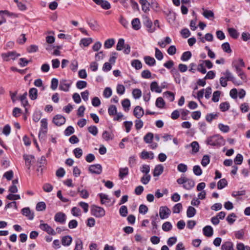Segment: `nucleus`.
Masks as SVG:
<instances>
[{"label":"nucleus","instance_id":"nucleus-20","mask_svg":"<svg viewBox=\"0 0 250 250\" xmlns=\"http://www.w3.org/2000/svg\"><path fill=\"white\" fill-rule=\"evenodd\" d=\"M72 238L70 235H66L62 237V244L64 246H69L72 243Z\"/></svg>","mask_w":250,"mask_h":250},{"label":"nucleus","instance_id":"nucleus-33","mask_svg":"<svg viewBox=\"0 0 250 250\" xmlns=\"http://www.w3.org/2000/svg\"><path fill=\"white\" fill-rule=\"evenodd\" d=\"M27 95V92H25L19 98V100L21 101V104L24 107L28 104V103L26 99Z\"/></svg>","mask_w":250,"mask_h":250},{"label":"nucleus","instance_id":"nucleus-58","mask_svg":"<svg viewBox=\"0 0 250 250\" xmlns=\"http://www.w3.org/2000/svg\"><path fill=\"white\" fill-rule=\"evenodd\" d=\"M220 94L221 92L220 91H214L213 93L212 101L214 102H217L219 100Z\"/></svg>","mask_w":250,"mask_h":250},{"label":"nucleus","instance_id":"nucleus-26","mask_svg":"<svg viewBox=\"0 0 250 250\" xmlns=\"http://www.w3.org/2000/svg\"><path fill=\"white\" fill-rule=\"evenodd\" d=\"M131 24L134 30H137L141 28L140 21L138 18L134 19L131 21Z\"/></svg>","mask_w":250,"mask_h":250},{"label":"nucleus","instance_id":"nucleus-42","mask_svg":"<svg viewBox=\"0 0 250 250\" xmlns=\"http://www.w3.org/2000/svg\"><path fill=\"white\" fill-rule=\"evenodd\" d=\"M229 107V104L227 102L222 103L220 104V108L223 112H225L228 110Z\"/></svg>","mask_w":250,"mask_h":250},{"label":"nucleus","instance_id":"nucleus-25","mask_svg":"<svg viewBox=\"0 0 250 250\" xmlns=\"http://www.w3.org/2000/svg\"><path fill=\"white\" fill-rule=\"evenodd\" d=\"M29 96L31 100H36L37 98L38 90L36 88H32L30 89L29 91Z\"/></svg>","mask_w":250,"mask_h":250},{"label":"nucleus","instance_id":"nucleus-47","mask_svg":"<svg viewBox=\"0 0 250 250\" xmlns=\"http://www.w3.org/2000/svg\"><path fill=\"white\" fill-rule=\"evenodd\" d=\"M125 44L124 40L120 39L116 46V49L119 51L122 50L124 48Z\"/></svg>","mask_w":250,"mask_h":250},{"label":"nucleus","instance_id":"nucleus-40","mask_svg":"<svg viewBox=\"0 0 250 250\" xmlns=\"http://www.w3.org/2000/svg\"><path fill=\"white\" fill-rule=\"evenodd\" d=\"M164 97L168 99L170 102H172L174 100V95L170 91H167L163 93Z\"/></svg>","mask_w":250,"mask_h":250},{"label":"nucleus","instance_id":"nucleus-44","mask_svg":"<svg viewBox=\"0 0 250 250\" xmlns=\"http://www.w3.org/2000/svg\"><path fill=\"white\" fill-rule=\"evenodd\" d=\"M172 226L169 222H166L162 225V229L165 231H168L171 229Z\"/></svg>","mask_w":250,"mask_h":250},{"label":"nucleus","instance_id":"nucleus-55","mask_svg":"<svg viewBox=\"0 0 250 250\" xmlns=\"http://www.w3.org/2000/svg\"><path fill=\"white\" fill-rule=\"evenodd\" d=\"M41 127H42V128L45 129L44 131H43L42 132V133L43 135H45V133L46 132V130L47 129V120L46 119H42L41 121Z\"/></svg>","mask_w":250,"mask_h":250},{"label":"nucleus","instance_id":"nucleus-11","mask_svg":"<svg viewBox=\"0 0 250 250\" xmlns=\"http://www.w3.org/2000/svg\"><path fill=\"white\" fill-rule=\"evenodd\" d=\"M143 23L145 26L148 28V31L149 32L152 33L155 30V28L152 27V21L147 16H145L143 18Z\"/></svg>","mask_w":250,"mask_h":250},{"label":"nucleus","instance_id":"nucleus-22","mask_svg":"<svg viewBox=\"0 0 250 250\" xmlns=\"http://www.w3.org/2000/svg\"><path fill=\"white\" fill-rule=\"evenodd\" d=\"M141 157L144 159H153L154 158V154L152 152H147L145 150H143L141 155Z\"/></svg>","mask_w":250,"mask_h":250},{"label":"nucleus","instance_id":"nucleus-49","mask_svg":"<svg viewBox=\"0 0 250 250\" xmlns=\"http://www.w3.org/2000/svg\"><path fill=\"white\" fill-rule=\"evenodd\" d=\"M36 210L38 211H42L46 208V204L43 202H39L36 205Z\"/></svg>","mask_w":250,"mask_h":250},{"label":"nucleus","instance_id":"nucleus-17","mask_svg":"<svg viewBox=\"0 0 250 250\" xmlns=\"http://www.w3.org/2000/svg\"><path fill=\"white\" fill-rule=\"evenodd\" d=\"M203 231L204 235L208 237L212 236L213 234V229L210 226L205 227L203 229Z\"/></svg>","mask_w":250,"mask_h":250},{"label":"nucleus","instance_id":"nucleus-61","mask_svg":"<svg viewBox=\"0 0 250 250\" xmlns=\"http://www.w3.org/2000/svg\"><path fill=\"white\" fill-rule=\"evenodd\" d=\"M243 160L242 155L240 154H238L235 158L234 161L236 165H241L243 162Z\"/></svg>","mask_w":250,"mask_h":250},{"label":"nucleus","instance_id":"nucleus-13","mask_svg":"<svg viewBox=\"0 0 250 250\" xmlns=\"http://www.w3.org/2000/svg\"><path fill=\"white\" fill-rule=\"evenodd\" d=\"M89 170L92 173L99 174L102 172V167L100 164L91 165L89 167Z\"/></svg>","mask_w":250,"mask_h":250},{"label":"nucleus","instance_id":"nucleus-24","mask_svg":"<svg viewBox=\"0 0 250 250\" xmlns=\"http://www.w3.org/2000/svg\"><path fill=\"white\" fill-rule=\"evenodd\" d=\"M222 250H234L232 242L227 241L225 242L221 247Z\"/></svg>","mask_w":250,"mask_h":250},{"label":"nucleus","instance_id":"nucleus-23","mask_svg":"<svg viewBox=\"0 0 250 250\" xmlns=\"http://www.w3.org/2000/svg\"><path fill=\"white\" fill-rule=\"evenodd\" d=\"M150 89L152 91H155L157 93H161L162 90L156 82H153L150 84Z\"/></svg>","mask_w":250,"mask_h":250},{"label":"nucleus","instance_id":"nucleus-9","mask_svg":"<svg viewBox=\"0 0 250 250\" xmlns=\"http://www.w3.org/2000/svg\"><path fill=\"white\" fill-rule=\"evenodd\" d=\"M170 213V210L167 207H161L159 210V215L162 219L168 218Z\"/></svg>","mask_w":250,"mask_h":250},{"label":"nucleus","instance_id":"nucleus-50","mask_svg":"<svg viewBox=\"0 0 250 250\" xmlns=\"http://www.w3.org/2000/svg\"><path fill=\"white\" fill-rule=\"evenodd\" d=\"M222 48L226 53H230L231 52L229 44L228 42H225L222 44Z\"/></svg>","mask_w":250,"mask_h":250},{"label":"nucleus","instance_id":"nucleus-2","mask_svg":"<svg viewBox=\"0 0 250 250\" xmlns=\"http://www.w3.org/2000/svg\"><path fill=\"white\" fill-rule=\"evenodd\" d=\"M206 143L210 146L218 147L225 144V140L221 135L216 134L208 137L206 140Z\"/></svg>","mask_w":250,"mask_h":250},{"label":"nucleus","instance_id":"nucleus-21","mask_svg":"<svg viewBox=\"0 0 250 250\" xmlns=\"http://www.w3.org/2000/svg\"><path fill=\"white\" fill-rule=\"evenodd\" d=\"M87 23L90 28L93 30H97L99 29V25L97 21L93 20L87 21Z\"/></svg>","mask_w":250,"mask_h":250},{"label":"nucleus","instance_id":"nucleus-63","mask_svg":"<svg viewBox=\"0 0 250 250\" xmlns=\"http://www.w3.org/2000/svg\"><path fill=\"white\" fill-rule=\"evenodd\" d=\"M124 126L125 127V131L126 132H129L132 127L133 123L131 121H125L124 123Z\"/></svg>","mask_w":250,"mask_h":250},{"label":"nucleus","instance_id":"nucleus-36","mask_svg":"<svg viewBox=\"0 0 250 250\" xmlns=\"http://www.w3.org/2000/svg\"><path fill=\"white\" fill-rule=\"evenodd\" d=\"M153 139V134L152 133L148 132L147 133L144 137V141L147 143H150Z\"/></svg>","mask_w":250,"mask_h":250},{"label":"nucleus","instance_id":"nucleus-51","mask_svg":"<svg viewBox=\"0 0 250 250\" xmlns=\"http://www.w3.org/2000/svg\"><path fill=\"white\" fill-rule=\"evenodd\" d=\"M203 15L207 19L214 18V13L211 10H204Z\"/></svg>","mask_w":250,"mask_h":250},{"label":"nucleus","instance_id":"nucleus-4","mask_svg":"<svg viewBox=\"0 0 250 250\" xmlns=\"http://www.w3.org/2000/svg\"><path fill=\"white\" fill-rule=\"evenodd\" d=\"M91 214L97 218H101L105 215L104 209L101 207L93 205L91 208Z\"/></svg>","mask_w":250,"mask_h":250},{"label":"nucleus","instance_id":"nucleus-6","mask_svg":"<svg viewBox=\"0 0 250 250\" xmlns=\"http://www.w3.org/2000/svg\"><path fill=\"white\" fill-rule=\"evenodd\" d=\"M20 56V54H17L15 51H11L7 52L6 53H3L1 55L2 58L5 61H8L9 60V59L14 60Z\"/></svg>","mask_w":250,"mask_h":250},{"label":"nucleus","instance_id":"nucleus-18","mask_svg":"<svg viewBox=\"0 0 250 250\" xmlns=\"http://www.w3.org/2000/svg\"><path fill=\"white\" fill-rule=\"evenodd\" d=\"M234 62H233L232 65L235 67L236 73L241 78L242 80H245L246 79V76L244 73L242 71L241 69L239 67L238 65L234 64Z\"/></svg>","mask_w":250,"mask_h":250},{"label":"nucleus","instance_id":"nucleus-54","mask_svg":"<svg viewBox=\"0 0 250 250\" xmlns=\"http://www.w3.org/2000/svg\"><path fill=\"white\" fill-rule=\"evenodd\" d=\"M120 215L123 217H125L128 213L127 208L125 206H122L119 209Z\"/></svg>","mask_w":250,"mask_h":250},{"label":"nucleus","instance_id":"nucleus-19","mask_svg":"<svg viewBox=\"0 0 250 250\" xmlns=\"http://www.w3.org/2000/svg\"><path fill=\"white\" fill-rule=\"evenodd\" d=\"M164 171V167L162 165H157L154 169L153 171V176H159Z\"/></svg>","mask_w":250,"mask_h":250},{"label":"nucleus","instance_id":"nucleus-41","mask_svg":"<svg viewBox=\"0 0 250 250\" xmlns=\"http://www.w3.org/2000/svg\"><path fill=\"white\" fill-rule=\"evenodd\" d=\"M122 104L125 111H128L130 106V101L128 99H125L122 101Z\"/></svg>","mask_w":250,"mask_h":250},{"label":"nucleus","instance_id":"nucleus-12","mask_svg":"<svg viewBox=\"0 0 250 250\" xmlns=\"http://www.w3.org/2000/svg\"><path fill=\"white\" fill-rule=\"evenodd\" d=\"M97 5L105 10L109 9L111 8L110 4L106 0H92Z\"/></svg>","mask_w":250,"mask_h":250},{"label":"nucleus","instance_id":"nucleus-32","mask_svg":"<svg viewBox=\"0 0 250 250\" xmlns=\"http://www.w3.org/2000/svg\"><path fill=\"white\" fill-rule=\"evenodd\" d=\"M228 182L225 178L220 180L217 183V188L219 189H221L227 186Z\"/></svg>","mask_w":250,"mask_h":250},{"label":"nucleus","instance_id":"nucleus-62","mask_svg":"<svg viewBox=\"0 0 250 250\" xmlns=\"http://www.w3.org/2000/svg\"><path fill=\"white\" fill-rule=\"evenodd\" d=\"M218 117L217 114L210 113L207 114L206 116V120L208 122H211L213 119L216 118Z\"/></svg>","mask_w":250,"mask_h":250},{"label":"nucleus","instance_id":"nucleus-59","mask_svg":"<svg viewBox=\"0 0 250 250\" xmlns=\"http://www.w3.org/2000/svg\"><path fill=\"white\" fill-rule=\"evenodd\" d=\"M73 153L76 158H80L83 155V150L81 148L78 147L74 149Z\"/></svg>","mask_w":250,"mask_h":250},{"label":"nucleus","instance_id":"nucleus-35","mask_svg":"<svg viewBox=\"0 0 250 250\" xmlns=\"http://www.w3.org/2000/svg\"><path fill=\"white\" fill-rule=\"evenodd\" d=\"M190 146L192 147V151L193 153H197L199 150V145L196 141L192 142L190 144Z\"/></svg>","mask_w":250,"mask_h":250},{"label":"nucleus","instance_id":"nucleus-3","mask_svg":"<svg viewBox=\"0 0 250 250\" xmlns=\"http://www.w3.org/2000/svg\"><path fill=\"white\" fill-rule=\"evenodd\" d=\"M177 182L179 185H183V187L187 189L190 190L195 186L194 180L188 178L185 176H182L177 180Z\"/></svg>","mask_w":250,"mask_h":250},{"label":"nucleus","instance_id":"nucleus-16","mask_svg":"<svg viewBox=\"0 0 250 250\" xmlns=\"http://www.w3.org/2000/svg\"><path fill=\"white\" fill-rule=\"evenodd\" d=\"M144 114V110L141 106H137L135 107L133 111V114L137 119L141 118Z\"/></svg>","mask_w":250,"mask_h":250},{"label":"nucleus","instance_id":"nucleus-46","mask_svg":"<svg viewBox=\"0 0 250 250\" xmlns=\"http://www.w3.org/2000/svg\"><path fill=\"white\" fill-rule=\"evenodd\" d=\"M151 179V176L149 174H145L141 179V182L144 185L148 183Z\"/></svg>","mask_w":250,"mask_h":250},{"label":"nucleus","instance_id":"nucleus-27","mask_svg":"<svg viewBox=\"0 0 250 250\" xmlns=\"http://www.w3.org/2000/svg\"><path fill=\"white\" fill-rule=\"evenodd\" d=\"M144 59L145 62L149 66H153L156 63L155 60L153 57L145 56Z\"/></svg>","mask_w":250,"mask_h":250},{"label":"nucleus","instance_id":"nucleus-1","mask_svg":"<svg viewBox=\"0 0 250 250\" xmlns=\"http://www.w3.org/2000/svg\"><path fill=\"white\" fill-rule=\"evenodd\" d=\"M224 77H221L220 78V83L222 86L226 87L227 86V81H231L234 84L239 85L242 84V82L236 81L235 77L232 74L229 70H227L225 72L222 73Z\"/></svg>","mask_w":250,"mask_h":250},{"label":"nucleus","instance_id":"nucleus-31","mask_svg":"<svg viewBox=\"0 0 250 250\" xmlns=\"http://www.w3.org/2000/svg\"><path fill=\"white\" fill-rule=\"evenodd\" d=\"M99 196L100 197L102 204H106L109 202L110 200L107 195L103 193H100Z\"/></svg>","mask_w":250,"mask_h":250},{"label":"nucleus","instance_id":"nucleus-37","mask_svg":"<svg viewBox=\"0 0 250 250\" xmlns=\"http://www.w3.org/2000/svg\"><path fill=\"white\" fill-rule=\"evenodd\" d=\"M114 43L115 41L113 39H109L105 41L104 47L105 48H110L114 45Z\"/></svg>","mask_w":250,"mask_h":250},{"label":"nucleus","instance_id":"nucleus-7","mask_svg":"<svg viewBox=\"0 0 250 250\" xmlns=\"http://www.w3.org/2000/svg\"><path fill=\"white\" fill-rule=\"evenodd\" d=\"M66 219V215L62 212H57L54 216V220L56 222L59 223L61 224H64L65 223Z\"/></svg>","mask_w":250,"mask_h":250},{"label":"nucleus","instance_id":"nucleus-45","mask_svg":"<svg viewBox=\"0 0 250 250\" xmlns=\"http://www.w3.org/2000/svg\"><path fill=\"white\" fill-rule=\"evenodd\" d=\"M132 95L135 99H139L142 96V91L139 89H134L132 91Z\"/></svg>","mask_w":250,"mask_h":250},{"label":"nucleus","instance_id":"nucleus-56","mask_svg":"<svg viewBox=\"0 0 250 250\" xmlns=\"http://www.w3.org/2000/svg\"><path fill=\"white\" fill-rule=\"evenodd\" d=\"M87 86V83L83 81H79L76 83V87L77 88L81 89L86 87Z\"/></svg>","mask_w":250,"mask_h":250},{"label":"nucleus","instance_id":"nucleus-43","mask_svg":"<svg viewBox=\"0 0 250 250\" xmlns=\"http://www.w3.org/2000/svg\"><path fill=\"white\" fill-rule=\"evenodd\" d=\"M92 42V39L91 38H83L80 41V44H82L84 46H88Z\"/></svg>","mask_w":250,"mask_h":250},{"label":"nucleus","instance_id":"nucleus-57","mask_svg":"<svg viewBox=\"0 0 250 250\" xmlns=\"http://www.w3.org/2000/svg\"><path fill=\"white\" fill-rule=\"evenodd\" d=\"M78 191L80 192V196L82 198L86 199L89 197V193L86 189H82L81 190L80 188H79Z\"/></svg>","mask_w":250,"mask_h":250},{"label":"nucleus","instance_id":"nucleus-14","mask_svg":"<svg viewBox=\"0 0 250 250\" xmlns=\"http://www.w3.org/2000/svg\"><path fill=\"white\" fill-rule=\"evenodd\" d=\"M24 160L25 161V165L30 169L32 162L35 159L34 156L32 155L24 154L23 156Z\"/></svg>","mask_w":250,"mask_h":250},{"label":"nucleus","instance_id":"nucleus-48","mask_svg":"<svg viewBox=\"0 0 250 250\" xmlns=\"http://www.w3.org/2000/svg\"><path fill=\"white\" fill-rule=\"evenodd\" d=\"M141 171L145 174H149L150 171V166L148 165H143L140 167Z\"/></svg>","mask_w":250,"mask_h":250},{"label":"nucleus","instance_id":"nucleus-30","mask_svg":"<svg viewBox=\"0 0 250 250\" xmlns=\"http://www.w3.org/2000/svg\"><path fill=\"white\" fill-rule=\"evenodd\" d=\"M196 210L195 208L191 206H189L187 211V216L189 218L193 217L196 214Z\"/></svg>","mask_w":250,"mask_h":250},{"label":"nucleus","instance_id":"nucleus-53","mask_svg":"<svg viewBox=\"0 0 250 250\" xmlns=\"http://www.w3.org/2000/svg\"><path fill=\"white\" fill-rule=\"evenodd\" d=\"M209 157L207 155H205L202 159L201 164L203 167H206L209 163Z\"/></svg>","mask_w":250,"mask_h":250},{"label":"nucleus","instance_id":"nucleus-5","mask_svg":"<svg viewBox=\"0 0 250 250\" xmlns=\"http://www.w3.org/2000/svg\"><path fill=\"white\" fill-rule=\"evenodd\" d=\"M72 83V82L71 80H62L60 82L59 89L62 91L67 92L69 90Z\"/></svg>","mask_w":250,"mask_h":250},{"label":"nucleus","instance_id":"nucleus-39","mask_svg":"<svg viewBox=\"0 0 250 250\" xmlns=\"http://www.w3.org/2000/svg\"><path fill=\"white\" fill-rule=\"evenodd\" d=\"M191 57V53L188 51L183 53L181 59L183 61H187Z\"/></svg>","mask_w":250,"mask_h":250},{"label":"nucleus","instance_id":"nucleus-52","mask_svg":"<svg viewBox=\"0 0 250 250\" xmlns=\"http://www.w3.org/2000/svg\"><path fill=\"white\" fill-rule=\"evenodd\" d=\"M193 171L194 174L197 176H200L202 174V170L200 167L198 165H196L193 167Z\"/></svg>","mask_w":250,"mask_h":250},{"label":"nucleus","instance_id":"nucleus-29","mask_svg":"<svg viewBox=\"0 0 250 250\" xmlns=\"http://www.w3.org/2000/svg\"><path fill=\"white\" fill-rule=\"evenodd\" d=\"M131 65L136 70L140 69L142 67V64L139 60H133L131 62Z\"/></svg>","mask_w":250,"mask_h":250},{"label":"nucleus","instance_id":"nucleus-38","mask_svg":"<svg viewBox=\"0 0 250 250\" xmlns=\"http://www.w3.org/2000/svg\"><path fill=\"white\" fill-rule=\"evenodd\" d=\"M228 32L230 35V36L234 38L237 39L238 37L239 33L234 28H230L228 29Z\"/></svg>","mask_w":250,"mask_h":250},{"label":"nucleus","instance_id":"nucleus-60","mask_svg":"<svg viewBox=\"0 0 250 250\" xmlns=\"http://www.w3.org/2000/svg\"><path fill=\"white\" fill-rule=\"evenodd\" d=\"M108 113L110 116L114 115L117 113V108L115 105H111L108 108Z\"/></svg>","mask_w":250,"mask_h":250},{"label":"nucleus","instance_id":"nucleus-64","mask_svg":"<svg viewBox=\"0 0 250 250\" xmlns=\"http://www.w3.org/2000/svg\"><path fill=\"white\" fill-rule=\"evenodd\" d=\"M83 249V242L81 239L76 241V246L74 250H82Z\"/></svg>","mask_w":250,"mask_h":250},{"label":"nucleus","instance_id":"nucleus-34","mask_svg":"<svg viewBox=\"0 0 250 250\" xmlns=\"http://www.w3.org/2000/svg\"><path fill=\"white\" fill-rule=\"evenodd\" d=\"M156 106L160 108L164 107L165 105V102L162 97H158L156 101Z\"/></svg>","mask_w":250,"mask_h":250},{"label":"nucleus","instance_id":"nucleus-15","mask_svg":"<svg viewBox=\"0 0 250 250\" xmlns=\"http://www.w3.org/2000/svg\"><path fill=\"white\" fill-rule=\"evenodd\" d=\"M22 214L26 216L29 220H32L34 218V213L32 212L29 208H24L21 210Z\"/></svg>","mask_w":250,"mask_h":250},{"label":"nucleus","instance_id":"nucleus-8","mask_svg":"<svg viewBox=\"0 0 250 250\" xmlns=\"http://www.w3.org/2000/svg\"><path fill=\"white\" fill-rule=\"evenodd\" d=\"M40 228L50 235H55L56 234L55 230L46 223H41L40 225Z\"/></svg>","mask_w":250,"mask_h":250},{"label":"nucleus","instance_id":"nucleus-10","mask_svg":"<svg viewBox=\"0 0 250 250\" xmlns=\"http://www.w3.org/2000/svg\"><path fill=\"white\" fill-rule=\"evenodd\" d=\"M53 122L57 126H61L65 122V118L61 115L58 114L54 116Z\"/></svg>","mask_w":250,"mask_h":250},{"label":"nucleus","instance_id":"nucleus-28","mask_svg":"<svg viewBox=\"0 0 250 250\" xmlns=\"http://www.w3.org/2000/svg\"><path fill=\"white\" fill-rule=\"evenodd\" d=\"M128 174V168L127 167L124 168H120L119 169V177L123 179Z\"/></svg>","mask_w":250,"mask_h":250}]
</instances>
